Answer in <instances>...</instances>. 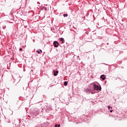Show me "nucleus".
<instances>
[{
  "mask_svg": "<svg viewBox=\"0 0 127 127\" xmlns=\"http://www.w3.org/2000/svg\"><path fill=\"white\" fill-rule=\"evenodd\" d=\"M93 88L94 90H96V91H101V87L99 86L98 85H96V84H93Z\"/></svg>",
  "mask_w": 127,
  "mask_h": 127,
  "instance_id": "nucleus-1",
  "label": "nucleus"
},
{
  "mask_svg": "<svg viewBox=\"0 0 127 127\" xmlns=\"http://www.w3.org/2000/svg\"><path fill=\"white\" fill-rule=\"evenodd\" d=\"M54 47L57 48L59 46V43L57 41H54L53 43Z\"/></svg>",
  "mask_w": 127,
  "mask_h": 127,
  "instance_id": "nucleus-2",
  "label": "nucleus"
},
{
  "mask_svg": "<svg viewBox=\"0 0 127 127\" xmlns=\"http://www.w3.org/2000/svg\"><path fill=\"white\" fill-rule=\"evenodd\" d=\"M53 73H54V76H57V75H58V74L59 73V71L58 70H56V71L54 70L53 71Z\"/></svg>",
  "mask_w": 127,
  "mask_h": 127,
  "instance_id": "nucleus-3",
  "label": "nucleus"
},
{
  "mask_svg": "<svg viewBox=\"0 0 127 127\" xmlns=\"http://www.w3.org/2000/svg\"><path fill=\"white\" fill-rule=\"evenodd\" d=\"M101 78L102 79V80H105L106 79V76H105V75L102 74L101 75Z\"/></svg>",
  "mask_w": 127,
  "mask_h": 127,
  "instance_id": "nucleus-4",
  "label": "nucleus"
},
{
  "mask_svg": "<svg viewBox=\"0 0 127 127\" xmlns=\"http://www.w3.org/2000/svg\"><path fill=\"white\" fill-rule=\"evenodd\" d=\"M60 41H62V43H64V38H60Z\"/></svg>",
  "mask_w": 127,
  "mask_h": 127,
  "instance_id": "nucleus-5",
  "label": "nucleus"
},
{
  "mask_svg": "<svg viewBox=\"0 0 127 127\" xmlns=\"http://www.w3.org/2000/svg\"><path fill=\"white\" fill-rule=\"evenodd\" d=\"M67 84H68V82H67V81H65V82H64V86H67Z\"/></svg>",
  "mask_w": 127,
  "mask_h": 127,
  "instance_id": "nucleus-6",
  "label": "nucleus"
},
{
  "mask_svg": "<svg viewBox=\"0 0 127 127\" xmlns=\"http://www.w3.org/2000/svg\"><path fill=\"white\" fill-rule=\"evenodd\" d=\"M64 17H66V16H68V14H64Z\"/></svg>",
  "mask_w": 127,
  "mask_h": 127,
  "instance_id": "nucleus-7",
  "label": "nucleus"
},
{
  "mask_svg": "<svg viewBox=\"0 0 127 127\" xmlns=\"http://www.w3.org/2000/svg\"><path fill=\"white\" fill-rule=\"evenodd\" d=\"M36 52L38 53V54H39V53H40V52H39V51H37Z\"/></svg>",
  "mask_w": 127,
  "mask_h": 127,
  "instance_id": "nucleus-8",
  "label": "nucleus"
},
{
  "mask_svg": "<svg viewBox=\"0 0 127 127\" xmlns=\"http://www.w3.org/2000/svg\"><path fill=\"white\" fill-rule=\"evenodd\" d=\"M110 108H111V109H113V108L111 107V106H108V109H110Z\"/></svg>",
  "mask_w": 127,
  "mask_h": 127,
  "instance_id": "nucleus-9",
  "label": "nucleus"
},
{
  "mask_svg": "<svg viewBox=\"0 0 127 127\" xmlns=\"http://www.w3.org/2000/svg\"><path fill=\"white\" fill-rule=\"evenodd\" d=\"M19 50H20V51H22V48H20Z\"/></svg>",
  "mask_w": 127,
  "mask_h": 127,
  "instance_id": "nucleus-10",
  "label": "nucleus"
},
{
  "mask_svg": "<svg viewBox=\"0 0 127 127\" xmlns=\"http://www.w3.org/2000/svg\"><path fill=\"white\" fill-rule=\"evenodd\" d=\"M113 111L114 110H110V113H113Z\"/></svg>",
  "mask_w": 127,
  "mask_h": 127,
  "instance_id": "nucleus-11",
  "label": "nucleus"
},
{
  "mask_svg": "<svg viewBox=\"0 0 127 127\" xmlns=\"http://www.w3.org/2000/svg\"><path fill=\"white\" fill-rule=\"evenodd\" d=\"M58 127V125H56L55 127Z\"/></svg>",
  "mask_w": 127,
  "mask_h": 127,
  "instance_id": "nucleus-12",
  "label": "nucleus"
},
{
  "mask_svg": "<svg viewBox=\"0 0 127 127\" xmlns=\"http://www.w3.org/2000/svg\"><path fill=\"white\" fill-rule=\"evenodd\" d=\"M58 127H60V125H58Z\"/></svg>",
  "mask_w": 127,
  "mask_h": 127,
  "instance_id": "nucleus-13",
  "label": "nucleus"
},
{
  "mask_svg": "<svg viewBox=\"0 0 127 127\" xmlns=\"http://www.w3.org/2000/svg\"><path fill=\"white\" fill-rule=\"evenodd\" d=\"M5 28V26L3 27V28Z\"/></svg>",
  "mask_w": 127,
  "mask_h": 127,
  "instance_id": "nucleus-14",
  "label": "nucleus"
},
{
  "mask_svg": "<svg viewBox=\"0 0 127 127\" xmlns=\"http://www.w3.org/2000/svg\"><path fill=\"white\" fill-rule=\"evenodd\" d=\"M5 28V26L3 27V28Z\"/></svg>",
  "mask_w": 127,
  "mask_h": 127,
  "instance_id": "nucleus-15",
  "label": "nucleus"
},
{
  "mask_svg": "<svg viewBox=\"0 0 127 127\" xmlns=\"http://www.w3.org/2000/svg\"><path fill=\"white\" fill-rule=\"evenodd\" d=\"M5 28V26L3 27V28Z\"/></svg>",
  "mask_w": 127,
  "mask_h": 127,
  "instance_id": "nucleus-16",
  "label": "nucleus"
},
{
  "mask_svg": "<svg viewBox=\"0 0 127 127\" xmlns=\"http://www.w3.org/2000/svg\"><path fill=\"white\" fill-rule=\"evenodd\" d=\"M41 52H42V51L40 50Z\"/></svg>",
  "mask_w": 127,
  "mask_h": 127,
  "instance_id": "nucleus-17",
  "label": "nucleus"
}]
</instances>
